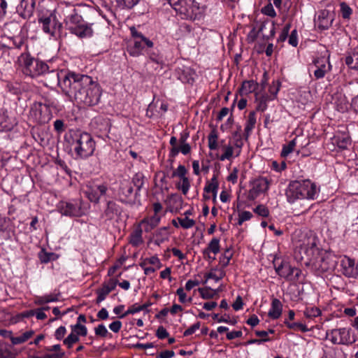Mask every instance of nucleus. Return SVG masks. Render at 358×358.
I'll use <instances>...</instances> for the list:
<instances>
[{
	"label": "nucleus",
	"instance_id": "2f4dec72",
	"mask_svg": "<svg viewBox=\"0 0 358 358\" xmlns=\"http://www.w3.org/2000/svg\"><path fill=\"white\" fill-rule=\"evenodd\" d=\"M256 124V113L255 111L250 112L244 129V136L248 139Z\"/></svg>",
	"mask_w": 358,
	"mask_h": 358
},
{
	"label": "nucleus",
	"instance_id": "ea45409f",
	"mask_svg": "<svg viewBox=\"0 0 358 358\" xmlns=\"http://www.w3.org/2000/svg\"><path fill=\"white\" fill-rule=\"evenodd\" d=\"M191 151V147L189 143L182 144L178 148H171L169 156L175 157L180 152L182 154L186 155Z\"/></svg>",
	"mask_w": 358,
	"mask_h": 358
},
{
	"label": "nucleus",
	"instance_id": "9b49d317",
	"mask_svg": "<svg viewBox=\"0 0 358 358\" xmlns=\"http://www.w3.org/2000/svg\"><path fill=\"white\" fill-rule=\"evenodd\" d=\"M76 73L73 72H66L64 71H49L45 73V75L47 76V80L50 85H58L63 92L66 94V90L64 88V83H67L68 80H71V81L76 76Z\"/></svg>",
	"mask_w": 358,
	"mask_h": 358
},
{
	"label": "nucleus",
	"instance_id": "423d86ee",
	"mask_svg": "<svg viewBox=\"0 0 358 358\" xmlns=\"http://www.w3.org/2000/svg\"><path fill=\"white\" fill-rule=\"evenodd\" d=\"M17 64L22 72L31 78L44 75L48 70L45 62L35 59L29 52L22 53L17 58Z\"/></svg>",
	"mask_w": 358,
	"mask_h": 358
},
{
	"label": "nucleus",
	"instance_id": "412c9836",
	"mask_svg": "<svg viewBox=\"0 0 358 358\" xmlns=\"http://www.w3.org/2000/svg\"><path fill=\"white\" fill-rule=\"evenodd\" d=\"M34 0H21L17 10L24 19L29 18L34 13Z\"/></svg>",
	"mask_w": 358,
	"mask_h": 358
},
{
	"label": "nucleus",
	"instance_id": "0e129e2a",
	"mask_svg": "<svg viewBox=\"0 0 358 358\" xmlns=\"http://www.w3.org/2000/svg\"><path fill=\"white\" fill-rule=\"evenodd\" d=\"M254 212L258 215L267 217L269 215V210L264 205H258L255 209Z\"/></svg>",
	"mask_w": 358,
	"mask_h": 358
},
{
	"label": "nucleus",
	"instance_id": "b1692460",
	"mask_svg": "<svg viewBox=\"0 0 358 358\" xmlns=\"http://www.w3.org/2000/svg\"><path fill=\"white\" fill-rule=\"evenodd\" d=\"M160 222V217L157 215H154L150 217H145L142 220L138 225L141 228L143 229L145 232H149L155 228Z\"/></svg>",
	"mask_w": 358,
	"mask_h": 358
},
{
	"label": "nucleus",
	"instance_id": "bb28decb",
	"mask_svg": "<svg viewBox=\"0 0 358 358\" xmlns=\"http://www.w3.org/2000/svg\"><path fill=\"white\" fill-rule=\"evenodd\" d=\"M15 124L14 119L10 118L4 112L0 113V132L10 131Z\"/></svg>",
	"mask_w": 358,
	"mask_h": 358
},
{
	"label": "nucleus",
	"instance_id": "f257e3e1",
	"mask_svg": "<svg viewBox=\"0 0 358 358\" xmlns=\"http://www.w3.org/2000/svg\"><path fill=\"white\" fill-rule=\"evenodd\" d=\"M64 88L66 95L78 104L94 106L100 101L101 87L89 76L76 73L71 81L69 80L67 83L64 82Z\"/></svg>",
	"mask_w": 358,
	"mask_h": 358
},
{
	"label": "nucleus",
	"instance_id": "7ed1b4c3",
	"mask_svg": "<svg viewBox=\"0 0 358 358\" xmlns=\"http://www.w3.org/2000/svg\"><path fill=\"white\" fill-rule=\"evenodd\" d=\"M64 22L68 30L80 38H90L93 35L92 23H87L80 15L79 9L67 6L63 10Z\"/></svg>",
	"mask_w": 358,
	"mask_h": 358
},
{
	"label": "nucleus",
	"instance_id": "aec40b11",
	"mask_svg": "<svg viewBox=\"0 0 358 358\" xmlns=\"http://www.w3.org/2000/svg\"><path fill=\"white\" fill-rule=\"evenodd\" d=\"M218 175L217 173H214L212 178L210 181H207L206 186L204 187L203 191V198L206 200L210 199L211 196L209 194H212L213 200L214 201H216L218 187H219V182H218Z\"/></svg>",
	"mask_w": 358,
	"mask_h": 358
},
{
	"label": "nucleus",
	"instance_id": "052dcab7",
	"mask_svg": "<svg viewBox=\"0 0 358 358\" xmlns=\"http://www.w3.org/2000/svg\"><path fill=\"white\" fill-rule=\"evenodd\" d=\"M252 217V214L250 211L244 210L241 211L238 213V225H242V224L248 220H250Z\"/></svg>",
	"mask_w": 358,
	"mask_h": 358
},
{
	"label": "nucleus",
	"instance_id": "4be33fe9",
	"mask_svg": "<svg viewBox=\"0 0 358 358\" xmlns=\"http://www.w3.org/2000/svg\"><path fill=\"white\" fill-rule=\"evenodd\" d=\"M119 195L121 201L123 202H127L133 196H136L134 192V187L130 181L124 180L122 182L120 187Z\"/></svg>",
	"mask_w": 358,
	"mask_h": 358
},
{
	"label": "nucleus",
	"instance_id": "ddd939ff",
	"mask_svg": "<svg viewBox=\"0 0 358 358\" xmlns=\"http://www.w3.org/2000/svg\"><path fill=\"white\" fill-rule=\"evenodd\" d=\"M275 269L278 275L287 280L294 281L299 279L301 270L292 266L289 262L282 261L278 265H275Z\"/></svg>",
	"mask_w": 358,
	"mask_h": 358
},
{
	"label": "nucleus",
	"instance_id": "a18cd8bd",
	"mask_svg": "<svg viewBox=\"0 0 358 358\" xmlns=\"http://www.w3.org/2000/svg\"><path fill=\"white\" fill-rule=\"evenodd\" d=\"M336 110L339 112L344 113L348 110V102L344 96H340L334 102Z\"/></svg>",
	"mask_w": 358,
	"mask_h": 358
},
{
	"label": "nucleus",
	"instance_id": "9d476101",
	"mask_svg": "<svg viewBox=\"0 0 358 358\" xmlns=\"http://www.w3.org/2000/svg\"><path fill=\"white\" fill-rule=\"evenodd\" d=\"M29 117L36 123L45 124L51 120L52 112L48 106L43 105L42 103L35 102L31 107Z\"/></svg>",
	"mask_w": 358,
	"mask_h": 358
},
{
	"label": "nucleus",
	"instance_id": "f03ea898",
	"mask_svg": "<svg viewBox=\"0 0 358 358\" xmlns=\"http://www.w3.org/2000/svg\"><path fill=\"white\" fill-rule=\"evenodd\" d=\"M320 187L309 179L292 180L287 185L285 195L287 201L296 206L303 201H312L317 199Z\"/></svg>",
	"mask_w": 358,
	"mask_h": 358
},
{
	"label": "nucleus",
	"instance_id": "cd10ccee",
	"mask_svg": "<svg viewBox=\"0 0 358 358\" xmlns=\"http://www.w3.org/2000/svg\"><path fill=\"white\" fill-rule=\"evenodd\" d=\"M120 206L114 201H108L106 209L104 210L103 216L108 220H113L120 214Z\"/></svg>",
	"mask_w": 358,
	"mask_h": 358
},
{
	"label": "nucleus",
	"instance_id": "dca6fc26",
	"mask_svg": "<svg viewBox=\"0 0 358 358\" xmlns=\"http://www.w3.org/2000/svg\"><path fill=\"white\" fill-rule=\"evenodd\" d=\"M269 187V181L266 178L260 177L252 181L251 188L248 194V199L255 200L261 194L265 193Z\"/></svg>",
	"mask_w": 358,
	"mask_h": 358
},
{
	"label": "nucleus",
	"instance_id": "7c9ffc66",
	"mask_svg": "<svg viewBox=\"0 0 358 358\" xmlns=\"http://www.w3.org/2000/svg\"><path fill=\"white\" fill-rule=\"evenodd\" d=\"M6 38L12 43L10 48L20 49L27 41V37L23 31L16 35L8 36Z\"/></svg>",
	"mask_w": 358,
	"mask_h": 358
},
{
	"label": "nucleus",
	"instance_id": "6e6d98bb",
	"mask_svg": "<svg viewBox=\"0 0 358 358\" xmlns=\"http://www.w3.org/2000/svg\"><path fill=\"white\" fill-rule=\"evenodd\" d=\"M110 292H111L110 289L104 285H103L100 289H97L96 303H99L103 301Z\"/></svg>",
	"mask_w": 358,
	"mask_h": 358
},
{
	"label": "nucleus",
	"instance_id": "c9c22d12",
	"mask_svg": "<svg viewBox=\"0 0 358 358\" xmlns=\"http://www.w3.org/2000/svg\"><path fill=\"white\" fill-rule=\"evenodd\" d=\"M213 252L214 255H217L220 252V238H213L208 243L207 248L203 251V255H208V253Z\"/></svg>",
	"mask_w": 358,
	"mask_h": 358
},
{
	"label": "nucleus",
	"instance_id": "a878e982",
	"mask_svg": "<svg viewBox=\"0 0 358 358\" xmlns=\"http://www.w3.org/2000/svg\"><path fill=\"white\" fill-rule=\"evenodd\" d=\"M2 30L3 36L5 38L22 32V29L20 24L16 22H10L6 23L3 25Z\"/></svg>",
	"mask_w": 358,
	"mask_h": 358
},
{
	"label": "nucleus",
	"instance_id": "603ef678",
	"mask_svg": "<svg viewBox=\"0 0 358 358\" xmlns=\"http://www.w3.org/2000/svg\"><path fill=\"white\" fill-rule=\"evenodd\" d=\"M306 318L312 319L321 315V310L316 307L306 308L303 312Z\"/></svg>",
	"mask_w": 358,
	"mask_h": 358
},
{
	"label": "nucleus",
	"instance_id": "a211bd4d",
	"mask_svg": "<svg viewBox=\"0 0 358 358\" xmlns=\"http://www.w3.org/2000/svg\"><path fill=\"white\" fill-rule=\"evenodd\" d=\"M341 271L347 278H355L358 276V264L355 259L344 256L340 262Z\"/></svg>",
	"mask_w": 358,
	"mask_h": 358
},
{
	"label": "nucleus",
	"instance_id": "13d9d810",
	"mask_svg": "<svg viewBox=\"0 0 358 358\" xmlns=\"http://www.w3.org/2000/svg\"><path fill=\"white\" fill-rule=\"evenodd\" d=\"M140 0H116L120 7L131 8L136 5Z\"/></svg>",
	"mask_w": 358,
	"mask_h": 358
},
{
	"label": "nucleus",
	"instance_id": "774afa93",
	"mask_svg": "<svg viewBox=\"0 0 358 358\" xmlns=\"http://www.w3.org/2000/svg\"><path fill=\"white\" fill-rule=\"evenodd\" d=\"M94 333L96 336L105 338L108 336V331L104 324H99L94 328Z\"/></svg>",
	"mask_w": 358,
	"mask_h": 358
},
{
	"label": "nucleus",
	"instance_id": "a19ab883",
	"mask_svg": "<svg viewBox=\"0 0 358 358\" xmlns=\"http://www.w3.org/2000/svg\"><path fill=\"white\" fill-rule=\"evenodd\" d=\"M218 134L215 129H213L208 136V146L210 150H215L218 148Z\"/></svg>",
	"mask_w": 358,
	"mask_h": 358
},
{
	"label": "nucleus",
	"instance_id": "c03bdc74",
	"mask_svg": "<svg viewBox=\"0 0 358 358\" xmlns=\"http://www.w3.org/2000/svg\"><path fill=\"white\" fill-rule=\"evenodd\" d=\"M256 88V83L253 80L244 81L240 89L242 95H246L252 92Z\"/></svg>",
	"mask_w": 358,
	"mask_h": 358
},
{
	"label": "nucleus",
	"instance_id": "20e7f679",
	"mask_svg": "<svg viewBox=\"0 0 358 358\" xmlns=\"http://www.w3.org/2000/svg\"><path fill=\"white\" fill-rule=\"evenodd\" d=\"M297 247L301 255V259H306L307 262H314L320 255V250L318 247V238L313 231L301 233Z\"/></svg>",
	"mask_w": 358,
	"mask_h": 358
},
{
	"label": "nucleus",
	"instance_id": "2eb2a0df",
	"mask_svg": "<svg viewBox=\"0 0 358 358\" xmlns=\"http://www.w3.org/2000/svg\"><path fill=\"white\" fill-rule=\"evenodd\" d=\"M327 338L336 345H348L351 343L349 329L340 328L327 332Z\"/></svg>",
	"mask_w": 358,
	"mask_h": 358
},
{
	"label": "nucleus",
	"instance_id": "58836bf2",
	"mask_svg": "<svg viewBox=\"0 0 358 358\" xmlns=\"http://www.w3.org/2000/svg\"><path fill=\"white\" fill-rule=\"evenodd\" d=\"M346 65L355 70H358V52L354 51L345 57Z\"/></svg>",
	"mask_w": 358,
	"mask_h": 358
},
{
	"label": "nucleus",
	"instance_id": "c756f323",
	"mask_svg": "<svg viewBox=\"0 0 358 358\" xmlns=\"http://www.w3.org/2000/svg\"><path fill=\"white\" fill-rule=\"evenodd\" d=\"M222 150H223V153L221 155H217V157L220 160V161H224V160H230L233 157L234 155L235 157H237L236 156V148L235 147V145L232 143H231V142L229 143V144L227 145H225L222 147Z\"/></svg>",
	"mask_w": 358,
	"mask_h": 358
},
{
	"label": "nucleus",
	"instance_id": "f8f14e48",
	"mask_svg": "<svg viewBox=\"0 0 358 358\" xmlns=\"http://www.w3.org/2000/svg\"><path fill=\"white\" fill-rule=\"evenodd\" d=\"M107 190L108 187L103 183L90 182L87 184L84 193L90 201L98 203L100 198L106 194Z\"/></svg>",
	"mask_w": 358,
	"mask_h": 358
},
{
	"label": "nucleus",
	"instance_id": "e2e57ef3",
	"mask_svg": "<svg viewBox=\"0 0 358 358\" xmlns=\"http://www.w3.org/2000/svg\"><path fill=\"white\" fill-rule=\"evenodd\" d=\"M187 169L184 165H179L177 169L173 172L171 177H179L180 179L186 177Z\"/></svg>",
	"mask_w": 358,
	"mask_h": 358
},
{
	"label": "nucleus",
	"instance_id": "f3484780",
	"mask_svg": "<svg viewBox=\"0 0 358 358\" xmlns=\"http://www.w3.org/2000/svg\"><path fill=\"white\" fill-rule=\"evenodd\" d=\"M57 208L59 212L65 216L80 217L84 213L80 204L77 202L60 201Z\"/></svg>",
	"mask_w": 358,
	"mask_h": 358
},
{
	"label": "nucleus",
	"instance_id": "de8ad7c7",
	"mask_svg": "<svg viewBox=\"0 0 358 358\" xmlns=\"http://www.w3.org/2000/svg\"><path fill=\"white\" fill-rule=\"evenodd\" d=\"M296 144V138L290 141L288 144L284 145L281 152V156L283 157H287L292 152H293Z\"/></svg>",
	"mask_w": 358,
	"mask_h": 358
},
{
	"label": "nucleus",
	"instance_id": "e433bc0d",
	"mask_svg": "<svg viewBox=\"0 0 358 358\" xmlns=\"http://www.w3.org/2000/svg\"><path fill=\"white\" fill-rule=\"evenodd\" d=\"M142 233L143 229L138 227L131 234L129 243L134 246H138L142 244L143 242Z\"/></svg>",
	"mask_w": 358,
	"mask_h": 358
},
{
	"label": "nucleus",
	"instance_id": "8fccbe9b",
	"mask_svg": "<svg viewBox=\"0 0 358 358\" xmlns=\"http://www.w3.org/2000/svg\"><path fill=\"white\" fill-rule=\"evenodd\" d=\"M71 330L79 336H86L87 334V327L82 324L71 325Z\"/></svg>",
	"mask_w": 358,
	"mask_h": 358
},
{
	"label": "nucleus",
	"instance_id": "864d4df0",
	"mask_svg": "<svg viewBox=\"0 0 358 358\" xmlns=\"http://www.w3.org/2000/svg\"><path fill=\"white\" fill-rule=\"evenodd\" d=\"M55 254L52 252H48L44 249H42L38 253V258L41 263L46 264L50 261L54 259Z\"/></svg>",
	"mask_w": 358,
	"mask_h": 358
},
{
	"label": "nucleus",
	"instance_id": "393cba45",
	"mask_svg": "<svg viewBox=\"0 0 358 358\" xmlns=\"http://www.w3.org/2000/svg\"><path fill=\"white\" fill-rule=\"evenodd\" d=\"M282 303L278 299H272L271 308L268 312V316L272 320L278 319L282 315Z\"/></svg>",
	"mask_w": 358,
	"mask_h": 358
},
{
	"label": "nucleus",
	"instance_id": "6ab92c4d",
	"mask_svg": "<svg viewBox=\"0 0 358 358\" xmlns=\"http://www.w3.org/2000/svg\"><path fill=\"white\" fill-rule=\"evenodd\" d=\"M334 20V13L329 10L324 9L319 12L317 18L315 20V23L320 30H326L331 26Z\"/></svg>",
	"mask_w": 358,
	"mask_h": 358
},
{
	"label": "nucleus",
	"instance_id": "69168bd1",
	"mask_svg": "<svg viewBox=\"0 0 358 358\" xmlns=\"http://www.w3.org/2000/svg\"><path fill=\"white\" fill-rule=\"evenodd\" d=\"M232 254L230 252V250L227 249L220 259V262L222 264V268L228 266Z\"/></svg>",
	"mask_w": 358,
	"mask_h": 358
},
{
	"label": "nucleus",
	"instance_id": "5701e85b",
	"mask_svg": "<svg viewBox=\"0 0 358 358\" xmlns=\"http://www.w3.org/2000/svg\"><path fill=\"white\" fill-rule=\"evenodd\" d=\"M38 22L42 24V29L45 33L54 36L56 29L55 17H42L38 19Z\"/></svg>",
	"mask_w": 358,
	"mask_h": 358
},
{
	"label": "nucleus",
	"instance_id": "4d7b16f0",
	"mask_svg": "<svg viewBox=\"0 0 358 358\" xmlns=\"http://www.w3.org/2000/svg\"><path fill=\"white\" fill-rule=\"evenodd\" d=\"M179 224L184 229H189L195 224V222L192 219H189L187 217L182 218L178 217Z\"/></svg>",
	"mask_w": 358,
	"mask_h": 358
},
{
	"label": "nucleus",
	"instance_id": "680f3d73",
	"mask_svg": "<svg viewBox=\"0 0 358 358\" xmlns=\"http://www.w3.org/2000/svg\"><path fill=\"white\" fill-rule=\"evenodd\" d=\"M340 6L342 17L345 19L349 18L352 12L350 6L345 2L341 3Z\"/></svg>",
	"mask_w": 358,
	"mask_h": 358
},
{
	"label": "nucleus",
	"instance_id": "4c0bfd02",
	"mask_svg": "<svg viewBox=\"0 0 358 358\" xmlns=\"http://www.w3.org/2000/svg\"><path fill=\"white\" fill-rule=\"evenodd\" d=\"M35 332L33 330H29L18 336H13L10 338V341L13 345H19L28 341L34 335Z\"/></svg>",
	"mask_w": 358,
	"mask_h": 358
},
{
	"label": "nucleus",
	"instance_id": "0eeeda50",
	"mask_svg": "<svg viewBox=\"0 0 358 358\" xmlns=\"http://www.w3.org/2000/svg\"><path fill=\"white\" fill-rule=\"evenodd\" d=\"M168 1L182 19L194 20L201 16V8L195 0H168Z\"/></svg>",
	"mask_w": 358,
	"mask_h": 358
},
{
	"label": "nucleus",
	"instance_id": "37998d69",
	"mask_svg": "<svg viewBox=\"0 0 358 358\" xmlns=\"http://www.w3.org/2000/svg\"><path fill=\"white\" fill-rule=\"evenodd\" d=\"M79 341L80 336L71 331L70 334L63 340V344L66 345L68 349H71L73 345Z\"/></svg>",
	"mask_w": 358,
	"mask_h": 358
},
{
	"label": "nucleus",
	"instance_id": "4468645a",
	"mask_svg": "<svg viewBox=\"0 0 358 358\" xmlns=\"http://www.w3.org/2000/svg\"><path fill=\"white\" fill-rule=\"evenodd\" d=\"M259 34H262L263 38H273L275 35V23L274 22H269L268 20L263 22L258 30L255 27L248 34V38L252 41H255Z\"/></svg>",
	"mask_w": 358,
	"mask_h": 358
},
{
	"label": "nucleus",
	"instance_id": "6e6552de",
	"mask_svg": "<svg viewBox=\"0 0 358 358\" xmlns=\"http://www.w3.org/2000/svg\"><path fill=\"white\" fill-rule=\"evenodd\" d=\"M132 40L127 46V52L132 57L140 56L145 48H152L153 42L138 31L134 27L130 28Z\"/></svg>",
	"mask_w": 358,
	"mask_h": 358
},
{
	"label": "nucleus",
	"instance_id": "72a5a7b5",
	"mask_svg": "<svg viewBox=\"0 0 358 358\" xmlns=\"http://www.w3.org/2000/svg\"><path fill=\"white\" fill-rule=\"evenodd\" d=\"M169 238V233L166 227H162L154 234V243L159 246Z\"/></svg>",
	"mask_w": 358,
	"mask_h": 358
},
{
	"label": "nucleus",
	"instance_id": "49530a36",
	"mask_svg": "<svg viewBox=\"0 0 358 358\" xmlns=\"http://www.w3.org/2000/svg\"><path fill=\"white\" fill-rule=\"evenodd\" d=\"M224 276L225 271L223 268L215 270V271H211L206 275V280L204 283H206L208 279H213L215 281L218 282Z\"/></svg>",
	"mask_w": 358,
	"mask_h": 358
},
{
	"label": "nucleus",
	"instance_id": "f704fd0d",
	"mask_svg": "<svg viewBox=\"0 0 358 358\" xmlns=\"http://www.w3.org/2000/svg\"><path fill=\"white\" fill-rule=\"evenodd\" d=\"M59 294H49L41 296H37L35 300V303L37 305H43L45 303L55 302L59 300Z\"/></svg>",
	"mask_w": 358,
	"mask_h": 358
},
{
	"label": "nucleus",
	"instance_id": "09e8293b",
	"mask_svg": "<svg viewBox=\"0 0 358 358\" xmlns=\"http://www.w3.org/2000/svg\"><path fill=\"white\" fill-rule=\"evenodd\" d=\"M148 56L149 62H154L157 64H162L163 62L162 57L161 56L158 50H148Z\"/></svg>",
	"mask_w": 358,
	"mask_h": 358
},
{
	"label": "nucleus",
	"instance_id": "3c124183",
	"mask_svg": "<svg viewBox=\"0 0 358 358\" xmlns=\"http://www.w3.org/2000/svg\"><path fill=\"white\" fill-rule=\"evenodd\" d=\"M285 324L287 328L292 330H301L302 332H306L308 331V328L306 325L299 323V322H289L287 320H285Z\"/></svg>",
	"mask_w": 358,
	"mask_h": 358
},
{
	"label": "nucleus",
	"instance_id": "bf43d9fd",
	"mask_svg": "<svg viewBox=\"0 0 358 358\" xmlns=\"http://www.w3.org/2000/svg\"><path fill=\"white\" fill-rule=\"evenodd\" d=\"M142 310L141 305L135 303L129 307L126 312L120 315V318H124L128 315H133Z\"/></svg>",
	"mask_w": 358,
	"mask_h": 358
},
{
	"label": "nucleus",
	"instance_id": "338daca9",
	"mask_svg": "<svg viewBox=\"0 0 358 358\" xmlns=\"http://www.w3.org/2000/svg\"><path fill=\"white\" fill-rule=\"evenodd\" d=\"M262 13L266 15L271 17L276 16V13L273 8V5L269 3L262 8Z\"/></svg>",
	"mask_w": 358,
	"mask_h": 358
},
{
	"label": "nucleus",
	"instance_id": "5fc2aeb1",
	"mask_svg": "<svg viewBox=\"0 0 358 358\" xmlns=\"http://www.w3.org/2000/svg\"><path fill=\"white\" fill-rule=\"evenodd\" d=\"M180 180V182H179L176 185L177 188L181 190L184 194H187L190 187L189 180L187 177Z\"/></svg>",
	"mask_w": 358,
	"mask_h": 358
},
{
	"label": "nucleus",
	"instance_id": "39448f33",
	"mask_svg": "<svg viewBox=\"0 0 358 358\" xmlns=\"http://www.w3.org/2000/svg\"><path fill=\"white\" fill-rule=\"evenodd\" d=\"M71 145L77 158L86 159L94 154L96 143L89 133L76 131L71 135Z\"/></svg>",
	"mask_w": 358,
	"mask_h": 358
},
{
	"label": "nucleus",
	"instance_id": "79ce46f5",
	"mask_svg": "<svg viewBox=\"0 0 358 358\" xmlns=\"http://www.w3.org/2000/svg\"><path fill=\"white\" fill-rule=\"evenodd\" d=\"M131 185L136 187L135 195L138 194V192L141 190V187L144 184V176L142 173H136L131 180Z\"/></svg>",
	"mask_w": 358,
	"mask_h": 358
},
{
	"label": "nucleus",
	"instance_id": "473e14b6",
	"mask_svg": "<svg viewBox=\"0 0 358 358\" xmlns=\"http://www.w3.org/2000/svg\"><path fill=\"white\" fill-rule=\"evenodd\" d=\"M233 144L235 145L237 151L236 156H239L241 152L242 147L243 146V141L241 134V127H238L237 131H234L232 134Z\"/></svg>",
	"mask_w": 358,
	"mask_h": 358
},
{
	"label": "nucleus",
	"instance_id": "1a4fd4ad",
	"mask_svg": "<svg viewBox=\"0 0 358 358\" xmlns=\"http://www.w3.org/2000/svg\"><path fill=\"white\" fill-rule=\"evenodd\" d=\"M330 54L325 50L321 53V56L316 57L313 61L315 67L313 76L315 80L324 78L325 75L331 71L332 66L329 62Z\"/></svg>",
	"mask_w": 358,
	"mask_h": 358
},
{
	"label": "nucleus",
	"instance_id": "c85d7f7f",
	"mask_svg": "<svg viewBox=\"0 0 358 358\" xmlns=\"http://www.w3.org/2000/svg\"><path fill=\"white\" fill-rule=\"evenodd\" d=\"M333 143L336 144L338 148L345 150L351 145V139L347 134H337L333 138Z\"/></svg>",
	"mask_w": 358,
	"mask_h": 358
}]
</instances>
